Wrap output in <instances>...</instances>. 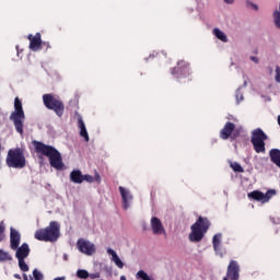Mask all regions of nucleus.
<instances>
[{
    "label": "nucleus",
    "mask_w": 280,
    "mask_h": 280,
    "mask_svg": "<svg viewBox=\"0 0 280 280\" xmlns=\"http://www.w3.org/2000/svg\"><path fill=\"white\" fill-rule=\"evenodd\" d=\"M15 257L16 259H27V257H30V245L27 243H23L18 247Z\"/></svg>",
    "instance_id": "obj_16"
},
{
    "label": "nucleus",
    "mask_w": 280,
    "mask_h": 280,
    "mask_svg": "<svg viewBox=\"0 0 280 280\" xmlns=\"http://www.w3.org/2000/svg\"><path fill=\"white\" fill-rule=\"evenodd\" d=\"M246 7L247 8H253V10H259V7L253 2H250L249 0L246 1Z\"/></svg>",
    "instance_id": "obj_32"
},
{
    "label": "nucleus",
    "mask_w": 280,
    "mask_h": 280,
    "mask_svg": "<svg viewBox=\"0 0 280 280\" xmlns=\"http://www.w3.org/2000/svg\"><path fill=\"white\" fill-rule=\"evenodd\" d=\"M266 141H268V135L261 128L252 132V145L257 154L266 152Z\"/></svg>",
    "instance_id": "obj_8"
},
{
    "label": "nucleus",
    "mask_w": 280,
    "mask_h": 280,
    "mask_svg": "<svg viewBox=\"0 0 280 280\" xmlns=\"http://www.w3.org/2000/svg\"><path fill=\"white\" fill-rule=\"evenodd\" d=\"M172 75H176L177 82L183 84V82H191V68L189 67V62L182 60L177 62V67L171 69Z\"/></svg>",
    "instance_id": "obj_7"
},
{
    "label": "nucleus",
    "mask_w": 280,
    "mask_h": 280,
    "mask_svg": "<svg viewBox=\"0 0 280 280\" xmlns=\"http://www.w3.org/2000/svg\"><path fill=\"white\" fill-rule=\"evenodd\" d=\"M23 279L24 280H34V278H32V277L27 278V276L25 273H23Z\"/></svg>",
    "instance_id": "obj_41"
},
{
    "label": "nucleus",
    "mask_w": 280,
    "mask_h": 280,
    "mask_svg": "<svg viewBox=\"0 0 280 280\" xmlns=\"http://www.w3.org/2000/svg\"><path fill=\"white\" fill-rule=\"evenodd\" d=\"M213 34H214V36H217L219 38V40H222V43L229 42V38L224 34V32H222L220 28H214Z\"/></svg>",
    "instance_id": "obj_22"
},
{
    "label": "nucleus",
    "mask_w": 280,
    "mask_h": 280,
    "mask_svg": "<svg viewBox=\"0 0 280 280\" xmlns=\"http://www.w3.org/2000/svg\"><path fill=\"white\" fill-rule=\"evenodd\" d=\"M137 278L142 279V280H154V279L150 278V276H148L147 272L143 270H139L137 272Z\"/></svg>",
    "instance_id": "obj_28"
},
{
    "label": "nucleus",
    "mask_w": 280,
    "mask_h": 280,
    "mask_svg": "<svg viewBox=\"0 0 280 280\" xmlns=\"http://www.w3.org/2000/svg\"><path fill=\"white\" fill-rule=\"evenodd\" d=\"M93 178H94V180H96V183H102V177L100 176L98 173H95Z\"/></svg>",
    "instance_id": "obj_36"
},
{
    "label": "nucleus",
    "mask_w": 280,
    "mask_h": 280,
    "mask_svg": "<svg viewBox=\"0 0 280 280\" xmlns=\"http://www.w3.org/2000/svg\"><path fill=\"white\" fill-rule=\"evenodd\" d=\"M33 145L37 154H43L49 159V164L51 167L55 170H62L65 167V163H62V155L56 148L36 140L33 141Z\"/></svg>",
    "instance_id": "obj_1"
},
{
    "label": "nucleus",
    "mask_w": 280,
    "mask_h": 280,
    "mask_svg": "<svg viewBox=\"0 0 280 280\" xmlns=\"http://www.w3.org/2000/svg\"><path fill=\"white\" fill-rule=\"evenodd\" d=\"M85 180V183H94L95 178L92 175L85 174L82 177V183Z\"/></svg>",
    "instance_id": "obj_30"
},
{
    "label": "nucleus",
    "mask_w": 280,
    "mask_h": 280,
    "mask_svg": "<svg viewBox=\"0 0 280 280\" xmlns=\"http://www.w3.org/2000/svg\"><path fill=\"white\" fill-rule=\"evenodd\" d=\"M151 229L154 235H162V233H165V228H163V223L158 217L151 218Z\"/></svg>",
    "instance_id": "obj_15"
},
{
    "label": "nucleus",
    "mask_w": 280,
    "mask_h": 280,
    "mask_svg": "<svg viewBox=\"0 0 280 280\" xmlns=\"http://www.w3.org/2000/svg\"><path fill=\"white\" fill-rule=\"evenodd\" d=\"M77 248H79L80 253L83 255H94L95 245L84 238H79L77 242Z\"/></svg>",
    "instance_id": "obj_11"
},
{
    "label": "nucleus",
    "mask_w": 280,
    "mask_h": 280,
    "mask_svg": "<svg viewBox=\"0 0 280 280\" xmlns=\"http://www.w3.org/2000/svg\"><path fill=\"white\" fill-rule=\"evenodd\" d=\"M14 278H15V279H21V275L14 273Z\"/></svg>",
    "instance_id": "obj_42"
},
{
    "label": "nucleus",
    "mask_w": 280,
    "mask_h": 280,
    "mask_svg": "<svg viewBox=\"0 0 280 280\" xmlns=\"http://www.w3.org/2000/svg\"><path fill=\"white\" fill-rule=\"evenodd\" d=\"M58 237H60V223L58 221H51L47 228L35 232V240L38 242H58Z\"/></svg>",
    "instance_id": "obj_3"
},
{
    "label": "nucleus",
    "mask_w": 280,
    "mask_h": 280,
    "mask_svg": "<svg viewBox=\"0 0 280 280\" xmlns=\"http://www.w3.org/2000/svg\"><path fill=\"white\" fill-rule=\"evenodd\" d=\"M217 255H219L220 257H224V255H226V250H222V248L219 247V250L215 252Z\"/></svg>",
    "instance_id": "obj_35"
},
{
    "label": "nucleus",
    "mask_w": 280,
    "mask_h": 280,
    "mask_svg": "<svg viewBox=\"0 0 280 280\" xmlns=\"http://www.w3.org/2000/svg\"><path fill=\"white\" fill-rule=\"evenodd\" d=\"M120 280H128V279H126V276H120Z\"/></svg>",
    "instance_id": "obj_44"
},
{
    "label": "nucleus",
    "mask_w": 280,
    "mask_h": 280,
    "mask_svg": "<svg viewBox=\"0 0 280 280\" xmlns=\"http://www.w3.org/2000/svg\"><path fill=\"white\" fill-rule=\"evenodd\" d=\"M82 171L80 170H73L70 173V182L74 183V185H82Z\"/></svg>",
    "instance_id": "obj_19"
},
{
    "label": "nucleus",
    "mask_w": 280,
    "mask_h": 280,
    "mask_svg": "<svg viewBox=\"0 0 280 280\" xmlns=\"http://www.w3.org/2000/svg\"><path fill=\"white\" fill-rule=\"evenodd\" d=\"M5 240V225L3 224V221L0 222V242H3Z\"/></svg>",
    "instance_id": "obj_29"
},
{
    "label": "nucleus",
    "mask_w": 280,
    "mask_h": 280,
    "mask_svg": "<svg viewBox=\"0 0 280 280\" xmlns=\"http://www.w3.org/2000/svg\"><path fill=\"white\" fill-rule=\"evenodd\" d=\"M250 60L253 61V62H255L256 65H258L259 63V58H257V57H250Z\"/></svg>",
    "instance_id": "obj_38"
},
{
    "label": "nucleus",
    "mask_w": 280,
    "mask_h": 280,
    "mask_svg": "<svg viewBox=\"0 0 280 280\" xmlns=\"http://www.w3.org/2000/svg\"><path fill=\"white\" fill-rule=\"evenodd\" d=\"M231 167H232L233 172H238L240 174H244V167H242V165H240V163H237V162L231 163Z\"/></svg>",
    "instance_id": "obj_27"
},
{
    "label": "nucleus",
    "mask_w": 280,
    "mask_h": 280,
    "mask_svg": "<svg viewBox=\"0 0 280 280\" xmlns=\"http://www.w3.org/2000/svg\"><path fill=\"white\" fill-rule=\"evenodd\" d=\"M21 245V233L14 228L10 229V247L12 250H16Z\"/></svg>",
    "instance_id": "obj_13"
},
{
    "label": "nucleus",
    "mask_w": 280,
    "mask_h": 280,
    "mask_svg": "<svg viewBox=\"0 0 280 280\" xmlns=\"http://www.w3.org/2000/svg\"><path fill=\"white\" fill-rule=\"evenodd\" d=\"M234 131H235V125L231 121H228L220 131V139H223V141H226V139H229Z\"/></svg>",
    "instance_id": "obj_14"
},
{
    "label": "nucleus",
    "mask_w": 280,
    "mask_h": 280,
    "mask_svg": "<svg viewBox=\"0 0 280 280\" xmlns=\"http://www.w3.org/2000/svg\"><path fill=\"white\" fill-rule=\"evenodd\" d=\"M223 280H240V264L236 260H230L226 276Z\"/></svg>",
    "instance_id": "obj_9"
},
{
    "label": "nucleus",
    "mask_w": 280,
    "mask_h": 280,
    "mask_svg": "<svg viewBox=\"0 0 280 280\" xmlns=\"http://www.w3.org/2000/svg\"><path fill=\"white\" fill-rule=\"evenodd\" d=\"M90 277H91V279H100V273H97V275H91Z\"/></svg>",
    "instance_id": "obj_40"
},
{
    "label": "nucleus",
    "mask_w": 280,
    "mask_h": 280,
    "mask_svg": "<svg viewBox=\"0 0 280 280\" xmlns=\"http://www.w3.org/2000/svg\"><path fill=\"white\" fill-rule=\"evenodd\" d=\"M3 261H12V255L3 249H0V262Z\"/></svg>",
    "instance_id": "obj_24"
},
{
    "label": "nucleus",
    "mask_w": 280,
    "mask_h": 280,
    "mask_svg": "<svg viewBox=\"0 0 280 280\" xmlns=\"http://www.w3.org/2000/svg\"><path fill=\"white\" fill-rule=\"evenodd\" d=\"M33 277L35 280H43V273H40V271H38L37 269L33 270Z\"/></svg>",
    "instance_id": "obj_31"
},
{
    "label": "nucleus",
    "mask_w": 280,
    "mask_h": 280,
    "mask_svg": "<svg viewBox=\"0 0 280 280\" xmlns=\"http://www.w3.org/2000/svg\"><path fill=\"white\" fill-rule=\"evenodd\" d=\"M269 159L271 163H275L277 167L280 170V150L279 149H271L269 151Z\"/></svg>",
    "instance_id": "obj_20"
},
{
    "label": "nucleus",
    "mask_w": 280,
    "mask_h": 280,
    "mask_svg": "<svg viewBox=\"0 0 280 280\" xmlns=\"http://www.w3.org/2000/svg\"><path fill=\"white\" fill-rule=\"evenodd\" d=\"M244 100V95L240 90L236 91V101L242 102Z\"/></svg>",
    "instance_id": "obj_33"
},
{
    "label": "nucleus",
    "mask_w": 280,
    "mask_h": 280,
    "mask_svg": "<svg viewBox=\"0 0 280 280\" xmlns=\"http://www.w3.org/2000/svg\"><path fill=\"white\" fill-rule=\"evenodd\" d=\"M276 82L280 83V68H279V66L276 67Z\"/></svg>",
    "instance_id": "obj_34"
},
{
    "label": "nucleus",
    "mask_w": 280,
    "mask_h": 280,
    "mask_svg": "<svg viewBox=\"0 0 280 280\" xmlns=\"http://www.w3.org/2000/svg\"><path fill=\"white\" fill-rule=\"evenodd\" d=\"M119 192L122 198L124 209L125 210L130 209V203L128 202V200H132V195H130V191L126 190V188L121 186L119 187Z\"/></svg>",
    "instance_id": "obj_17"
},
{
    "label": "nucleus",
    "mask_w": 280,
    "mask_h": 280,
    "mask_svg": "<svg viewBox=\"0 0 280 280\" xmlns=\"http://www.w3.org/2000/svg\"><path fill=\"white\" fill-rule=\"evenodd\" d=\"M78 128L80 129V137H82L84 141L89 143V131H86V125L84 124L82 116H78Z\"/></svg>",
    "instance_id": "obj_18"
},
{
    "label": "nucleus",
    "mask_w": 280,
    "mask_h": 280,
    "mask_svg": "<svg viewBox=\"0 0 280 280\" xmlns=\"http://www.w3.org/2000/svg\"><path fill=\"white\" fill-rule=\"evenodd\" d=\"M27 38L30 40V49L32 51L40 50V47H43V39L40 38V33H36L35 35L30 34Z\"/></svg>",
    "instance_id": "obj_12"
},
{
    "label": "nucleus",
    "mask_w": 280,
    "mask_h": 280,
    "mask_svg": "<svg viewBox=\"0 0 280 280\" xmlns=\"http://www.w3.org/2000/svg\"><path fill=\"white\" fill-rule=\"evenodd\" d=\"M43 102L44 106H46L48 110H54L57 117H62L65 115V103L60 97H57L54 94H44Z\"/></svg>",
    "instance_id": "obj_6"
},
{
    "label": "nucleus",
    "mask_w": 280,
    "mask_h": 280,
    "mask_svg": "<svg viewBox=\"0 0 280 280\" xmlns=\"http://www.w3.org/2000/svg\"><path fill=\"white\" fill-rule=\"evenodd\" d=\"M221 240H222V234H215L212 238L213 249L215 250V253H218V250H220Z\"/></svg>",
    "instance_id": "obj_23"
},
{
    "label": "nucleus",
    "mask_w": 280,
    "mask_h": 280,
    "mask_svg": "<svg viewBox=\"0 0 280 280\" xmlns=\"http://www.w3.org/2000/svg\"><path fill=\"white\" fill-rule=\"evenodd\" d=\"M19 261V268L22 270V272H28L30 266L26 265L25 259H18Z\"/></svg>",
    "instance_id": "obj_25"
},
{
    "label": "nucleus",
    "mask_w": 280,
    "mask_h": 280,
    "mask_svg": "<svg viewBox=\"0 0 280 280\" xmlns=\"http://www.w3.org/2000/svg\"><path fill=\"white\" fill-rule=\"evenodd\" d=\"M211 222L205 217H199L198 220L191 225V232L189 233V240L191 242H202L205 233L209 231Z\"/></svg>",
    "instance_id": "obj_5"
},
{
    "label": "nucleus",
    "mask_w": 280,
    "mask_h": 280,
    "mask_svg": "<svg viewBox=\"0 0 280 280\" xmlns=\"http://www.w3.org/2000/svg\"><path fill=\"white\" fill-rule=\"evenodd\" d=\"M54 280H66L65 277H58V278H55Z\"/></svg>",
    "instance_id": "obj_43"
},
{
    "label": "nucleus",
    "mask_w": 280,
    "mask_h": 280,
    "mask_svg": "<svg viewBox=\"0 0 280 280\" xmlns=\"http://www.w3.org/2000/svg\"><path fill=\"white\" fill-rule=\"evenodd\" d=\"M43 47H46V49H49L51 46L47 42H44V43L42 42L40 49H43Z\"/></svg>",
    "instance_id": "obj_37"
},
{
    "label": "nucleus",
    "mask_w": 280,
    "mask_h": 280,
    "mask_svg": "<svg viewBox=\"0 0 280 280\" xmlns=\"http://www.w3.org/2000/svg\"><path fill=\"white\" fill-rule=\"evenodd\" d=\"M224 3H228V5H233L235 3V0H223Z\"/></svg>",
    "instance_id": "obj_39"
},
{
    "label": "nucleus",
    "mask_w": 280,
    "mask_h": 280,
    "mask_svg": "<svg viewBox=\"0 0 280 280\" xmlns=\"http://www.w3.org/2000/svg\"><path fill=\"white\" fill-rule=\"evenodd\" d=\"M107 254L112 256V261H114L117 268H124V261H121V258H119L116 250L108 248Z\"/></svg>",
    "instance_id": "obj_21"
},
{
    "label": "nucleus",
    "mask_w": 280,
    "mask_h": 280,
    "mask_svg": "<svg viewBox=\"0 0 280 280\" xmlns=\"http://www.w3.org/2000/svg\"><path fill=\"white\" fill-rule=\"evenodd\" d=\"M9 119L13 122L15 131L19 135H23L25 128V110H23L21 98H14V110L11 113Z\"/></svg>",
    "instance_id": "obj_4"
},
{
    "label": "nucleus",
    "mask_w": 280,
    "mask_h": 280,
    "mask_svg": "<svg viewBox=\"0 0 280 280\" xmlns=\"http://www.w3.org/2000/svg\"><path fill=\"white\" fill-rule=\"evenodd\" d=\"M275 194H277L275 190H268L266 194L259 190H254L248 194V198L257 200V202H268Z\"/></svg>",
    "instance_id": "obj_10"
},
{
    "label": "nucleus",
    "mask_w": 280,
    "mask_h": 280,
    "mask_svg": "<svg viewBox=\"0 0 280 280\" xmlns=\"http://www.w3.org/2000/svg\"><path fill=\"white\" fill-rule=\"evenodd\" d=\"M77 277L79 279H89V277H91V275H89V271H86L85 269H79L77 271Z\"/></svg>",
    "instance_id": "obj_26"
},
{
    "label": "nucleus",
    "mask_w": 280,
    "mask_h": 280,
    "mask_svg": "<svg viewBox=\"0 0 280 280\" xmlns=\"http://www.w3.org/2000/svg\"><path fill=\"white\" fill-rule=\"evenodd\" d=\"M5 164L13 170H23L27 165L25 159V148L18 147L9 149L5 158Z\"/></svg>",
    "instance_id": "obj_2"
}]
</instances>
